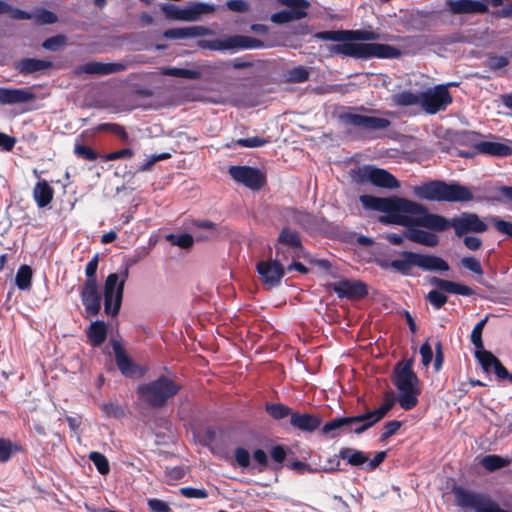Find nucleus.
<instances>
[{
    "mask_svg": "<svg viewBox=\"0 0 512 512\" xmlns=\"http://www.w3.org/2000/svg\"><path fill=\"white\" fill-rule=\"evenodd\" d=\"M360 202L367 209L386 213V215L380 217L382 223L397 224L404 227L418 225L437 232L453 227L459 237L470 232L482 233L488 228L477 214L464 212L457 217L447 219L444 216L430 213L422 204L405 198H380L372 195H362Z\"/></svg>",
    "mask_w": 512,
    "mask_h": 512,
    "instance_id": "obj_1",
    "label": "nucleus"
},
{
    "mask_svg": "<svg viewBox=\"0 0 512 512\" xmlns=\"http://www.w3.org/2000/svg\"><path fill=\"white\" fill-rule=\"evenodd\" d=\"M414 193L428 201L468 202L473 198L472 191L457 182L432 181L415 186Z\"/></svg>",
    "mask_w": 512,
    "mask_h": 512,
    "instance_id": "obj_2",
    "label": "nucleus"
},
{
    "mask_svg": "<svg viewBox=\"0 0 512 512\" xmlns=\"http://www.w3.org/2000/svg\"><path fill=\"white\" fill-rule=\"evenodd\" d=\"M418 383V377L412 370L411 360L396 366L394 384L400 392L398 402L404 410H410L417 405L420 394Z\"/></svg>",
    "mask_w": 512,
    "mask_h": 512,
    "instance_id": "obj_3",
    "label": "nucleus"
},
{
    "mask_svg": "<svg viewBox=\"0 0 512 512\" xmlns=\"http://www.w3.org/2000/svg\"><path fill=\"white\" fill-rule=\"evenodd\" d=\"M332 51L339 55L351 56L354 58H396L400 55V51L390 45L379 43H353L345 41L334 45Z\"/></svg>",
    "mask_w": 512,
    "mask_h": 512,
    "instance_id": "obj_4",
    "label": "nucleus"
},
{
    "mask_svg": "<svg viewBox=\"0 0 512 512\" xmlns=\"http://www.w3.org/2000/svg\"><path fill=\"white\" fill-rule=\"evenodd\" d=\"M180 386L171 378L161 376L158 379L138 388L139 399L153 407L164 405L170 398L177 394Z\"/></svg>",
    "mask_w": 512,
    "mask_h": 512,
    "instance_id": "obj_5",
    "label": "nucleus"
},
{
    "mask_svg": "<svg viewBox=\"0 0 512 512\" xmlns=\"http://www.w3.org/2000/svg\"><path fill=\"white\" fill-rule=\"evenodd\" d=\"M129 264L117 272L107 276L104 284V307L107 315L115 316L119 313L125 282L129 276Z\"/></svg>",
    "mask_w": 512,
    "mask_h": 512,
    "instance_id": "obj_6",
    "label": "nucleus"
},
{
    "mask_svg": "<svg viewBox=\"0 0 512 512\" xmlns=\"http://www.w3.org/2000/svg\"><path fill=\"white\" fill-rule=\"evenodd\" d=\"M455 83L440 84L421 91V108L428 114H435L445 110L452 103V96L448 86Z\"/></svg>",
    "mask_w": 512,
    "mask_h": 512,
    "instance_id": "obj_7",
    "label": "nucleus"
},
{
    "mask_svg": "<svg viewBox=\"0 0 512 512\" xmlns=\"http://www.w3.org/2000/svg\"><path fill=\"white\" fill-rule=\"evenodd\" d=\"M214 10V5L203 2L190 3L183 8L174 4L162 6V11L167 18L187 22L197 21L202 15L210 14Z\"/></svg>",
    "mask_w": 512,
    "mask_h": 512,
    "instance_id": "obj_8",
    "label": "nucleus"
},
{
    "mask_svg": "<svg viewBox=\"0 0 512 512\" xmlns=\"http://www.w3.org/2000/svg\"><path fill=\"white\" fill-rule=\"evenodd\" d=\"M354 179L357 182H370L371 184L388 189L399 187L398 180L388 171L374 166H363L354 172Z\"/></svg>",
    "mask_w": 512,
    "mask_h": 512,
    "instance_id": "obj_9",
    "label": "nucleus"
},
{
    "mask_svg": "<svg viewBox=\"0 0 512 512\" xmlns=\"http://www.w3.org/2000/svg\"><path fill=\"white\" fill-rule=\"evenodd\" d=\"M201 46L214 51L230 49H254L262 47V42L248 36H231L224 39L204 40Z\"/></svg>",
    "mask_w": 512,
    "mask_h": 512,
    "instance_id": "obj_10",
    "label": "nucleus"
},
{
    "mask_svg": "<svg viewBox=\"0 0 512 512\" xmlns=\"http://www.w3.org/2000/svg\"><path fill=\"white\" fill-rule=\"evenodd\" d=\"M392 406L393 401L390 400L374 411L353 417H347V419L352 420L347 422L346 432H354L357 434L364 432L365 430L373 426L376 422L381 420L386 415V413L392 408Z\"/></svg>",
    "mask_w": 512,
    "mask_h": 512,
    "instance_id": "obj_11",
    "label": "nucleus"
},
{
    "mask_svg": "<svg viewBox=\"0 0 512 512\" xmlns=\"http://www.w3.org/2000/svg\"><path fill=\"white\" fill-rule=\"evenodd\" d=\"M229 174L236 182L253 190L260 189L265 181L263 174L258 169L248 166H231Z\"/></svg>",
    "mask_w": 512,
    "mask_h": 512,
    "instance_id": "obj_12",
    "label": "nucleus"
},
{
    "mask_svg": "<svg viewBox=\"0 0 512 512\" xmlns=\"http://www.w3.org/2000/svg\"><path fill=\"white\" fill-rule=\"evenodd\" d=\"M342 119L350 125L365 131L385 130L390 126V121L386 118L361 115L356 113H346Z\"/></svg>",
    "mask_w": 512,
    "mask_h": 512,
    "instance_id": "obj_13",
    "label": "nucleus"
},
{
    "mask_svg": "<svg viewBox=\"0 0 512 512\" xmlns=\"http://www.w3.org/2000/svg\"><path fill=\"white\" fill-rule=\"evenodd\" d=\"M257 271L263 283L268 288H274L280 284L285 274V269L277 260L261 261L257 264Z\"/></svg>",
    "mask_w": 512,
    "mask_h": 512,
    "instance_id": "obj_14",
    "label": "nucleus"
},
{
    "mask_svg": "<svg viewBox=\"0 0 512 512\" xmlns=\"http://www.w3.org/2000/svg\"><path fill=\"white\" fill-rule=\"evenodd\" d=\"M82 303L90 316H95L101 309V296L96 280L86 281L81 291Z\"/></svg>",
    "mask_w": 512,
    "mask_h": 512,
    "instance_id": "obj_15",
    "label": "nucleus"
},
{
    "mask_svg": "<svg viewBox=\"0 0 512 512\" xmlns=\"http://www.w3.org/2000/svg\"><path fill=\"white\" fill-rule=\"evenodd\" d=\"M314 37L323 41L345 42L354 40L374 39V33L366 31H323L314 34Z\"/></svg>",
    "mask_w": 512,
    "mask_h": 512,
    "instance_id": "obj_16",
    "label": "nucleus"
},
{
    "mask_svg": "<svg viewBox=\"0 0 512 512\" xmlns=\"http://www.w3.org/2000/svg\"><path fill=\"white\" fill-rule=\"evenodd\" d=\"M475 357L486 373H494L501 380L507 379L509 376L507 369L501 364L499 359L491 352L484 350V348L476 350Z\"/></svg>",
    "mask_w": 512,
    "mask_h": 512,
    "instance_id": "obj_17",
    "label": "nucleus"
},
{
    "mask_svg": "<svg viewBox=\"0 0 512 512\" xmlns=\"http://www.w3.org/2000/svg\"><path fill=\"white\" fill-rule=\"evenodd\" d=\"M35 99V94L29 88L0 87V105L27 103Z\"/></svg>",
    "mask_w": 512,
    "mask_h": 512,
    "instance_id": "obj_18",
    "label": "nucleus"
},
{
    "mask_svg": "<svg viewBox=\"0 0 512 512\" xmlns=\"http://www.w3.org/2000/svg\"><path fill=\"white\" fill-rule=\"evenodd\" d=\"M334 291L339 297L361 298L367 291L366 286L360 281L340 280L334 283Z\"/></svg>",
    "mask_w": 512,
    "mask_h": 512,
    "instance_id": "obj_19",
    "label": "nucleus"
},
{
    "mask_svg": "<svg viewBox=\"0 0 512 512\" xmlns=\"http://www.w3.org/2000/svg\"><path fill=\"white\" fill-rule=\"evenodd\" d=\"M447 6L453 14L485 13L488 10L486 4L474 0H448Z\"/></svg>",
    "mask_w": 512,
    "mask_h": 512,
    "instance_id": "obj_20",
    "label": "nucleus"
},
{
    "mask_svg": "<svg viewBox=\"0 0 512 512\" xmlns=\"http://www.w3.org/2000/svg\"><path fill=\"white\" fill-rule=\"evenodd\" d=\"M414 263L426 271H448L449 264L440 257L415 253Z\"/></svg>",
    "mask_w": 512,
    "mask_h": 512,
    "instance_id": "obj_21",
    "label": "nucleus"
},
{
    "mask_svg": "<svg viewBox=\"0 0 512 512\" xmlns=\"http://www.w3.org/2000/svg\"><path fill=\"white\" fill-rule=\"evenodd\" d=\"M125 65L122 63L89 62L81 67V71L87 74L108 75L123 71Z\"/></svg>",
    "mask_w": 512,
    "mask_h": 512,
    "instance_id": "obj_22",
    "label": "nucleus"
},
{
    "mask_svg": "<svg viewBox=\"0 0 512 512\" xmlns=\"http://www.w3.org/2000/svg\"><path fill=\"white\" fill-rule=\"evenodd\" d=\"M475 148L479 153L492 156L503 157L512 154V148L509 145L497 141H481Z\"/></svg>",
    "mask_w": 512,
    "mask_h": 512,
    "instance_id": "obj_23",
    "label": "nucleus"
},
{
    "mask_svg": "<svg viewBox=\"0 0 512 512\" xmlns=\"http://www.w3.org/2000/svg\"><path fill=\"white\" fill-rule=\"evenodd\" d=\"M54 190L46 180L37 181L33 189V198L38 207L49 205L53 199Z\"/></svg>",
    "mask_w": 512,
    "mask_h": 512,
    "instance_id": "obj_24",
    "label": "nucleus"
},
{
    "mask_svg": "<svg viewBox=\"0 0 512 512\" xmlns=\"http://www.w3.org/2000/svg\"><path fill=\"white\" fill-rule=\"evenodd\" d=\"M112 345L115 353L116 364L119 370L125 376H132L135 372V366L133 362L127 356L125 350L119 342L113 341Z\"/></svg>",
    "mask_w": 512,
    "mask_h": 512,
    "instance_id": "obj_25",
    "label": "nucleus"
},
{
    "mask_svg": "<svg viewBox=\"0 0 512 512\" xmlns=\"http://www.w3.org/2000/svg\"><path fill=\"white\" fill-rule=\"evenodd\" d=\"M413 227H419L418 225L408 227L409 230L406 237L418 244L425 245L428 247H435L439 243V238L436 234L425 230L413 229Z\"/></svg>",
    "mask_w": 512,
    "mask_h": 512,
    "instance_id": "obj_26",
    "label": "nucleus"
},
{
    "mask_svg": "<svg viewBox=\"0 0 512 512\" xmlns=\"http://www.w3.org/2000/svg\"><path fill=\"white\" fill-rule=\"evenodd\" d=\"M290 423L294 427L307 432L316 430L320 425V420L310 414H291Z\"/></svg>",
    "mask_w": 512,
    "mask_h": 512,
    "instance_id": "obj_27",
    "label": "nucleus"
},
{
    "mask_svg": "<svg viewBox=\"0 0 512 512\" xmlns=\"http://www.w3.org/2000/svg\"><path fill=\"white\" fill-rule=\"evenodd\" d=\"M392 101L398 106H420L421 91L404 90L392 96Z\"/></svg>",
    "mask_w": 512,
    "mask_h": 512,
    "instance_id": "obj_28",
    "label": "nucleus"
},
{
    "mask_svg": "<svg viewBox=\"0 0 512 512\" xmlns=\"http://www.w3.org/2000/svg\"><path fill=\"white\" fill-rule=\"evenodd\" d=\"M107 336V326L103 321L92 322L87 330V337L91 345H101Z\"/></svg>",
    "mask_w": 512,
    "mask_h": 512,
    "instance_id": "obj_29",
    "label": "nucleus"
},
{
    "mask_svg": "<svg viewBox=\"0 0 512 512\" xmlns=\"http://www.w3.org/2000/svg\"><path fill=\"white\" fill-rule=\"evenodd\" d=\"M339 458L346 460L352 466H361L367 468L368 456L360 451L352 448H342L339 451Z\"/></svg>",
    "mask_w": 512,
    "mask_h": 512,
    "instance_id": "obj_30",
    "label": "nucleus"
},
{
    "mask_svg": "<svg viewBox=\"0 0 512 512\" xmlns=\"http://www.w3.org/2000/svg\"><path fill=\"white\" fill-rule=\"evenodd\" d=\"M278 2L286 6L297 20L303 19L307 16V10L310 3L307 0H278Z\"/></svg>",
    "mask_w": 512,
    "mask_h": 512,
    "instance_id": "obj_31",
    "label": "nucleus"
},
{
    "mask_svg": "<svg viewBox=\"0 0 512 512\" xmlns=\"http://www.w3.org/2000/svg\"><path fill=\"white\" fill-rule=\"evenodd\" d=\"M50 66L51 63L48 61L28 58L21 60L17 65V69L22 74H30L36 71L44 70Z\"/></svg>",
    "mask_w": 512,
    "mask_h": 512,
    "instance_id": "obj_32",
    "label": "nucleus"
},
{
    "mask_svg": "<svg viewBox=\"0 0 512 512\" xmlns=\"http://www.w3.org/2000/svg\"><path fill=\"white\" fill-rule=\"evenodd\" d=\"M414 252H403L401 259L393 260L389 266L403 274H408L412 267L416 266L414 263Z\"/></svg>",
    "mask_w": 512,
    "mask_h": 512,
    "instance_id": "obj_33",
    "label": "nucleus"
},
{
    "mask_svg": "<svg viewBox=\"0 0 512 512\" xmlns=\"http://www.w3.org/2000/svg\"><path fill=\"white\" fill-rule=\"evenodd\" d=\"M351 420L352 419H347V417L335 418V419L327 422L322 427V433L329 437H335L339 434L340 431L346 432L347 422L351 421Z\"/></svg>",
    "mask_w": 512,
    "mask_h": 512,
    "instance_id": "obj_34",
    "label": "nucleus"
},
{
    "mask_svg": "<svg viewBox=\"0 0 512 512\" xmlns=\"http://www.w3.org/2000/svg\"><path fill=\"white\" fill-rule=\"evenodd\" d=\"M161 74L186 79H198L201 76V73L198 70L177 67L162 68Z\"/></svg>",
    "mask_w": 512,
    "mask_h": 512,
    "instance_id": "obj_35",
    "label": "nucleus"
},
{
    "mask_svg": "<svg viewBox=\"0 0 512 512\" xmlns=\"http://www.w3.org/2000/svg\"><path fill=\"white\" fill-rule=\"evenodd\" d=\"M32 270L29 266H21L16 274L15 282L19 289L27 290L31 286Z\"/></svg>",
    "mask_w": 512,
    "mask_h": 512,
    "instance_id": "obj_36",
    "label": "nucleus"
},
{
    "mask_svg": "<svg viewBox=\"0 0 512 512\" xmlns=\"http://www.w3.org/2000/svg\"><path fill=\"white\" fill-rule=\"evenodd\" d=\"M508 459L498 455H487L481 460V465L488 471H494L509 465Z\"/></svg>",
    "mask_w": 512,
    "mask_h": 512,
    "instance_id": "obj_37",
    "label": "nucleus"
},
{
    "mask_svg": "<svg viewBox=\"0 0 512 512\" xmlns=\"http://www.w3.org/2000/svg\"><path fill=\"white\" fill-rule=\"evenodd\" d=\"M443 291L462 296H471L473 294V290L470 287L449 280H446Z\"/></svg>",
    "mask_w": 512,
    "mask_h": 512,
    "instance_id": "obj_38",
    "label": "nucleus"
},
{
    "mask_svg": "<svg viewBox=\"0 0 512 512\" xmlns=\"http://www.w3.org/2000/svg\"><path fill=\"white\" fill-rule=\"evenodd\" d=\"M288 217L291 221L298 223L305 228H309L313 222V216L305 211L292 209L289 212Z\"/></svg>",
    "mask_w": 512,
    "mask_h": 512,
    "instance_id": "obj_39",
    "label": "nucleus"
},
{
    "mask_svg": "<svg viewBox=\"0 0 512 512\" xmlns=\"http://www.w3.org/2000/svg\"><path fill=\"white\" fill-rule=\"evenodd\" d=\"M487 317L480 320L473 328L471 332V342L475 346L476 350L483 349L482 332L487 323Z\"/></svg>",
    "mask_w": 512,
    "mask_h": 512,
    "instance_id": "obj_40",
    "label": "nucleus"
},
{
    "mask_svg": "<svg viewBox=\"0 0 512 512\" xmlns=\"http://www.w3.org/2000/svg\"><path fill=\"white\" fill-rule=\"evenodd\" d=\"M89 459L93 462L99 473H101L102 475H106L109 473V462L103 454L99 452H91L89 455Z\"/></svg>",
    "mask_w": 512,
    "mask_h": 512,
    "instance_id": "obj_41",
    "label": "nucleus"
},
{
    "mask_svg": "<svg viewBox=\"0 0 512 512\" xmlns=\"http://www.w3.org/2000/svg\"><path fill=\"white\" fill-rule=\"evenodd\" d=\"M279 242L293 248L300 246V239L298 234L294 231H290L289 229H284L281 232L279 236Z\"/></svg>",
    "mask_w": 512,
    "mask_h": 512,
    "instance_id": "obj_42",
    "label": "nucleus"
},
{
    "mask_svg": "<svg viewBox=\"0 0 512 512\" xmlns=\"http://www.w3.org/2000/svg\"><path fill=\"white\" fill-rule=\"evenodd\" d=\"M309 71L302 66L295 67L288 71L287 78L291 82L301 83L308 79Z\"/></svg>",
    "mask_w": 512,
    "mask_h": 512,
    "instance_id": "obj_43",
    "label": "nucleus"
},
{
    "mask_svg": "<svg viewBox=\"0 0 512 512\" xmlns=\"http://www.w3.org/2000/svg\"><path fill=\"white\" fill-rule=\"evenodd\" d=\"M100 409L108 417L118 418L124 414L122 407L115 402L103 403Z\"/></svg>",
    "mask_w": 512,
    "mask_h": 512,
    "instance_id": "obj_44",
    "label": "nucleus"
},
{
    "mask_svg": "<svg viewBox=\"0 0 512 512\" xmlns=\"http://www.w3.org/2000/svg\"><path fill=\"white\" fill-rule=\"evenodd\" d=\"M267 143H268V140L258 137V136L240 138V139L236 140V142H235L236 145H239L242 147H247V148L261 147Z\"/></svg>",
    "mask_w": 512,
    "mask_h": 512,
    "instance_id": "obj_45",
    "label": "nucleus"
},
{
    "mask_svg": "<svg viewBox=\"0 0 512 512\" xmlns=\"http://www.w3.org/2000/svg\"><path fill=\"white\" fill-rule=\"evenodd\" d=\"M266 410L274 419L284 418L290 413V409L287 406L280 403L268 404L266 406Z\"/></svg>",
    "mask_w": 512,
    "mask_h": 512,
    "instance_id": "obj_46",
    "label": "nucleus"
},
{
    "mask_svg": "<svg viewBox=\"0 0 512 512\" xmlns=\"http://www.w3.org/2000/svg\"><path fill=\"white\" fill-rule=\"evenodd\" d=\"M74 153L77 157L93 161L98 157V154L94 152L90 147L83 144H75Z\"/></svg>",
    "mask_w": 512,
    "mask_h": 512,
    "instance_id": "obj_47",
    "label": "nucleus"
},
{
    "mask_svg": "<svg viewBox=\"0 0 512 512\" xmlns=\"http://www.w3.org/2000/svg\"><path fill=\"white\" fill-rule=\"evenodd\" d=\"M170 157L171 154L168 152L150 155L145 159L144 163L140 167V171H148L156 162L169 159Z\"/></svg>",
    "mask_w": 512,
    "mask_h": 512,
    "instance_id": "obj_48",
    "label": "nucleus"
},
{
    "mask_svg": "<svg viewBox=\"0 0 512 512\" xmlns=\"http://www.w3.org/2000/svg\"><path fill=\"white\" fill-rule=\"evenodd\" d=\"M427 300L433 307L439 309L447 302V296L439 290H432L428 293Z\"/></svg>",
    "mask_w": 512,
    "mask_h": 512,
    "instance_id": "obj_49",
    "label": "nucleus"
},
{
    "mask_svg": "<svg viewBox=\"0 0 512 512\" xmlns=\"http://www.w3.org/2000/svg\"><path fill=\"white\" fill-rule=\"evenodd\" d=\"M180 493L190 499H205L208 497V493L205 489H198L193 487H183L180 489Z\"/></svg>",
    "mask_w": 512,
    "mask_h": 512,
    "instance_id": "obj_50",
    "label": "nucleus"
},
{
    "mask_svg": "<svg viewBox=\"0 0 512 512\" xmlns=\"http://www.w3.org/2000/svg\"><path fill=\"white\" fill-rule=\"evenodd\" d=\"M168 239L172 244L177 245L181 248H189L193 245V237L189 234L182 235H170Z\"/></svg>",
    "mask_w": 512,
    "mask_h": 512,
    "instance_id": "obj_51",
    "label": "nucleus"
},
{
    "mask_svg": "<svg viewBox=\"0 0 512 512\" xmlns=\"http://www.w3.org/2000/svg\"><path fill=\"white\" fill-rule=\"evenodd\" d=\"M461 264L475 274H483L481 264L475 257H464L461 259Z\"/></svg>",
    "mask_w": 512,
    "mask_h": 512,
    "instance_id": "obj_52",
    "label": "nucleus"
},
{
    "mask_svg": "<svg viewBox=\"0 0 512 512\" xmlns=\"http://www.w3.org/2000/svg\"><path fill=\"white\" fill-rule=\"evenodd\" d=\"M297 20L289 10H282L271 15V21L276 24H285Z\"/></svg>",
    "mask_w": 512,
    "mask_h": 512,
    "instance_id": "obj_53",
    "label": "nucleus"
},
{
    "mask_svg": "<svg viewBox=\"0 0 512 512\" xmlns=\"http://www.w3.org/2000/svg\"><path fill=\"white\" fill-rule=\"evenodd\" d=\"M134 155V152L130 148L121 149L115 152H111L102 156V159L105 161L117 160V159H125L131 158Z\"/></svg>",
    "mask_w": 512,
    "mask_h": 512,
    "instance_id": "obj_54",
    "label": "nucleus"
},
{
    "mask_svg": "<svg viewBox=\"0 0 512 512\" xmlns=\"http://www.w3.org/2000/svg\"><path fill=\"white\" fill-rule=\"evenodd\" d=\"M235 460L237 464L242 468H247L250 465V454L249 452L242 447H239L235 450Z\"/></svg>",
    "mask_w": 512,
    "mask_h": 512,
    "instance_id": "obj_55",
    "label": "nucleus"
},
{
    "mask_svg": "<svg viewBox=\"0 0 512 512\" xmlns=\"http://www.w3.org/2000/svg\"><path fill=\"white\" fill-rule=\"evenodd\" d=\"M147 504L152 512H172L170 506L160 499H149Z\"/></svg>",
    "mask_w": 512,
    "mask_h": 512,
    "instance_id": "obj_56",
    "label": "nucleus"
},
{
    "mask_svg": "<svg viewBox=\"0 0 512 512\" xmlns=\"http://www.w3.org/2000/svg\"><path fill=\"white\" fill-rule=\"evenodd\" d=\"M65 40V37L62 35L50 37L43 42V47L55 51L65 43Z\"/></svg>",
    "mask_w": 512,
    "mask_h": 512,
    "instance_id": "obj_57",
    "label": "nucleus"
},
{
    "mask_svg": "<svg viewBox=\"0 0 512 512\" xmlns=\"http://www.w3.org/2000/svg\"><path fill=\"white\" fill-rule=\"evenodd\" d=\"M509 60L505 56H491L487 60V66L492 70H498L505 67Z\"/></svg>",
    "mask_w": 512,
    "mask_h": 512,
    "instance_id": "obj_58",
    "label": "nucleus"
},
{
    "mask_svg": "<svg viewBox=\"0 0 512 512\" xmlns=\"http://www.w3.org/2000/svg\"><path fill=\"white\" fill-rule=\"evenodd\" d=\"M401 427V422L397 420L389 421L384 426V431L381 435V440H386L387 438L394 435L399 428Z\"/></svg>",
    "mask_w": 512,
    "mask_h": 512,
    "instance_id": "obj_59",
    "label": "nucleus"
},
{
    "mask_svg": "<svg viewBox=\"0 0 512 512\" xmlns=\"http://www.w3.org/2000/svg\"><path fill=\"white\" fill-rule=\"evenodd\" d=\"M491 221L499 232H501L503 234H507L512 237V223L511 222L501 220L497 217H492Z\"/></svg>",
    "mask_w": 512,
    "mask_h": 512,
    "instance_id": "obj_60",
    "label": "nucleus"
},
{
    "mask_svg": "<svg viewBox=\"0 0 512 512\" xmlns=\"http://www.w3.org/2000/svg\"><path fill=\"white\" fill-rule=\"evenodd\" d=\"M421 362L425 367H428L433 358L431 346L426 342L420 347Z\"/></svg>",
    "mask_w": 512,
    "mask_h": 512,
    "instance_id": "obj_61",
    "label": "nucleus"
},
{
    "mask_svg": "<svg viewBox=\"0 0 512 512\" xmlns=\"http://www.w3.org/2000/svg\"><path fill=\"white\" fill-rule=\"evenodd\" d=\"M12 451L11 442L0 439V462L7 461L11 457Z\"/></svg>",
    "mask_w": 512,
    "mask_h": 512,
    "instance_id": "obj_62",
    "label": "nucleus"
},
{
    "mask_svg": "<svg viewBox=\"0 0 512 512\" xmlns=\"http://www.w3.org/2000/svg\"><path fill=\"white\" fill-rule=\"evenodd\" d=\"M98 267V256L95 255L86 265L85 274L87 276L86 281L96 280L95 274Z\"/></svg>",
    "mask_w": 512,
    "mask_h": 512,
    "instance_id": "obj_63",
    "label": "nucleus"
},
{
    "mask_svg": "<svg viewBox=\"0 0 512 512\" xmlns=\"http://www.w3.org/2000/svg\"><path fill=\"white\" fill-rule=\"evenodd\" d=\"M103 128L108 129L112 133L116 134L121 140L128 142L129 137L125 129L117 124H105L103 125Z\"/></svg>",
    "mask_w": 512,
    "mask_h": 512,
    "instance_id": "obj_64",
    "label": "nucleus"
}]
</instances>
